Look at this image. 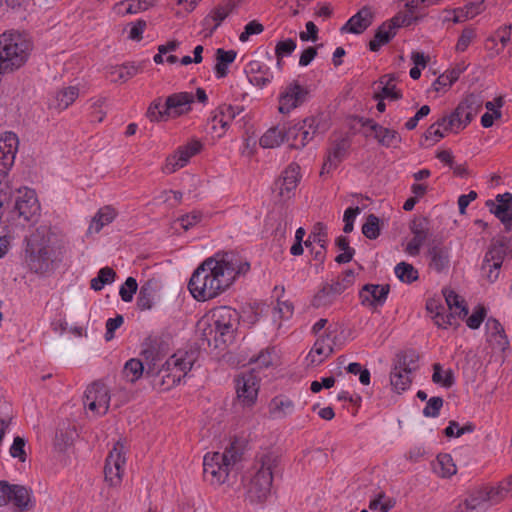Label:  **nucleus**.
<instances>
[{
  "instance_id": "5",
  "label": "nucleus",
  "mask_w": 512,
  "mask_h": 512,
  "mask_svg": "<svg viewBox=\"0 0 512 512\" xmlns=\"http://www.w3.org/2000/svg\"><path fill=\"white\" fill-rule=\"evenodd\" d=\"M26 262L30 270L37 274H44L52 269L54 250L45 229H38L27 238Z\"/></svg>"
},
{
  "instance_id": "59",
  "label": "nucleus",
  "mask_w": 512,
  "mask_h": 512,
  "mask_svg": "<svg viewBox=\"0 0 512 512\" xmlns=\"http://www.w3.org/2000/svg\"><path fill=\"white\" fill-rule=\"evenodd\" d=\"M475 429L472 423H467L463 427H460L456 421H450L449 425L445 428V435L447 437H460L465 433H471Z\"/></svg>"
},
{
  "instance_id": "29",
  "label": "nucleus",
  "mask_w": 512,
  "mask_h": 512,
  "mask_svg": "<svg viewBox=\"0 0 512 512\" xmlns=\"http://www.w3.org/2000/svg\"><path fill=\"white\" fill-rule=\"evenodd\" d=\"M372 19L373 13L370 8L363 7L347 21L342 27V31L360 34L372 24Z\"/></svg>"
},
{
  "instance_id": "20",
  "label": "nucleus",
  "mask_w": 512,
  "mask_h": 512,
  "mask_svg": "<svg viewBox=\"0 0 512 512\" xmlns=\"http://www.w3.org/2000/svg\"><path fill=\"white\" fill-rule=\"evenodd\" d=\"M201 147L202 144L198 140H193L187 145L179 147L174 154L167 157L163 166V172L172 174L178 169L183 168L190 158L200 151Z\"/></svg>"
},
{
  "instance_id": "43",
  "label": "nucleus",
  "mask_w": 512,
  "mask_h": 512,
  "mask_svg": "<svg viewBox=\"0 0 512 512\" xmlns=\"http://www.w3.org/2000/svg\"><path fill=\"white\" fill-rule=\"evenodd\" d=\"M435 471L441 477L449 478L456 474L457 469L449 454H440L437 457V466L435 467Z\"/></svg>"
},
{
  "instance_id": "60",
  "label": "nucleus",
  "mask_w": 512,
  "mask_h": 512,
  "mask_svg": "<svg viewBox=\"0 0 512 512\" xmlns=\"http://www.w3.org/2000/svg\"><path fill=\"white\" fill-rule=\"evenodd\" d=\"M476 37V31L475 29L471 27L465 28L460 37L458 38L457 44H456V51L458 52H464L469 45L473 42V40Z\"/></svg>"
},
{
  "instance_id": "63",
  "label": "nucleus",
  "mask_w": 512,
  "mask_h": 512,
  "mask_svg": "<svg viewBox=\"0 0 512 512\" xmlns=\"http://www.w3.org/2000/svg\"><path fill=\"white\" fill-rule=\"evenodd\" d=\"M442 406L443 399L441 397H431L423 409V415L425 417H437Z\"/></svg>"
},
{
  "instance_id": "51",
  "label": "nucleus",
  "mask_w": 512,
  "mask_h": 512,
  "mask_svg": "<svg viewBox=\"0 0 512 512\" xmlns=\"http://www.w3.org/2000/svg\"><path fill=\"white\" fill-rule=\"evenodd\" d=\"M337 247L343 251V253L339 254L335 261L337 263H348L352 260L355 250L349 246V240L345 236H339L336 239Z\"/></svg>"
},
{
  "instance_id": "4",
  "label": "nucleus",
  "mask_w": 512,
  "mask_h": 512,
  "mask_svg": "<svg viewBox=\"0 0 512 512\" xmlns=\"http://www.w3.org/2000/svg\"><path fill=\"white\" fill-rule=\"evenodd\" d=\"M242 452L232 443L224 452L207 453L203 459V473L213 485L224 484L234 466L241 460Z\"/></svg>"
},
{
  "instance_id": "40",
  "label": "nucleus",
  "mask_w": 512,
  "mask_h": 512,
  "mask_svg": "<svg viewBox=\"0 0 512 512\" xmlns=\"http://www.w3.org/2000/svg\"><path fill=\"white\" fill-rule=\"evenodd\" d=\"M443 295L445 298V302L450 310L455 309V313L464 318L468 314V309L464 305V300L459 297L453 290L443 289Z\"/></svg>"
},
{
  "instance_id": "56",
  "label": "nucleus",
  "mask_w": 512,
  "mask_h": 512,
  "mask_svg": "<svg viewBox=\"0 0 512 512\" xmlns=\"http://www.w3.org/2000/svg\"><path fill=\"white\" fill-rule=\"evenodd\" d=\"M294 312V307L289 301H282L280 299L277 300L276 306L273 308V318L274 320H285L289 319Z\"/></svg>"
},
{
  "instance_id": "21",
  "label": "nucleus",
  "mask_w": 512,
  "mask_h": 512,
  "mask_svg": "<svg viewBox=\"0 0 512 512\" xmlns=\"http://www.w3.org/2000/svg\"><path fill=\"white\" fill-rule=\"evenodd\" d=\"M15 210L24 221H31L39 213L40 206L34 190L25 188L18 191Z\"/></svg>"
},
{
  "instance_id": "44",
  "label": "nucleus",
  "mask_w": 512,
  "mask_h": 512,
  "mask_svg": "<svg viewBox=\"0 0 512 512\" xmlns=\"http://www.w3.org/2000/svg\"><path fill=\"white\" fill-rule=\"evenodd\" d=\"M144 372L143 363L136 358L128 360L123 368V375L127 381L132 383L136 382L141 378Z\"/></svg>"
},
{
  "instance_id": "16",
  "label": "nucleus",
  "mask_w": 512,
  "mask_h": 512,
  "mask_svg": "<svg viewBox=\"0 0 512 512\" xmlns=\"http://www.w3.org/2000/svg\"><path fill=\"white\" fill-rule=\"evenodd\" d=\"M308 91L298 82L288 84L279 94L278 110L282 114H288L306 101Z\"/></svg>"
},
{
  "instance_id": "35",
  "label": "nucleus",
  "mask_w": 512,
  "mask_h": 512,
  "mask_svg": "<svg viewBox=\"0 0 512 512\" xmlns=\"http://www.w3.org/2000/svg\"><path fill=\"white\" fill-rule=\"evenodd\" d=\"M288 141L287 129L285 127L275 126L268 129L260 138L259 144L263 148H275L284 141Z\"/></svg>"
},
{
  "instance_id": "14",
  "label": "nucleus",
  "mask_w": 512,
  "mask_h": 512,
  "mask_svg": "<svg viewBox=\"0 0 512 512\" xmlns=\"http://www.w3.org/2000/svg\"><path fill=\"white\" fill-rule=\"evenodd\" d=\"M235 388L238 402L243 407H250L255 404L259 391V378L254 370L243 373L235 380Z\"/></svg>"
},
{
  "instance_id": "1",
  "label": "nucleus",
  "mask_w": 512,
  "mask_h": 512,
  "mask_svg": "<svg viewBox=\"0 0 512 512\" xmlns=\"http://www.w3.org/2000/svg\"><path fill=\"white\" fill-rule=\"evenodd\" d=\"M249 270L250 263L241 255L234 252L216 253L205 259L193 272L188 288L198 301L213 299Z\"/></svg>"
},
{
  "instance_id": "17",
  "label": "nucleus",
  "mask_w": 512,
  "mask_h": 512,
  "mask_svg": "<svg viewBox=\"0 0 512 512\" xmlns=\"http://www.w3.org/2000/svg\"><path fill=\"white\" fill-rule=\"evenodd\" d=\"M30 501L31 492L25 486L0 482V506H5L11 502L23 511L28 509Z\"/></svg>"
},
{
  "instance_id": "23",
  "label": "nucleus",
  "mask_w": 512,
  "mask_h": 512,
  "mask_svg": "<svg viewBox=\"0 0 512 512\" xmlns=\"http://www.w3.org/2000/svg\"><path fill=\"white\" fill-rule=\"evenodd\" d=\"M389 291V285L366 284L359 292V297L362 305L378 307L385 303Z\"/></svg>"
},
{
  "instance_id": "55",
  "label": "nucleus",
  "mask_w": 512,
  "mask_h": 512,
  "mask_svg": "<svg viewBox=\"0 0 512 512\" xmlns=\"http://www.w3.org/2000/svg\"><path fill=\"white\" fill-rule=\"evenodd\" d=\"M362 233L368 239H376L380 234L378 217L370 214L362 226Z\"/></svg>"
},
{
  "instance_id": "8",
  "label": "nucleus",
  "mask_w": 512,
  "mask_h": 512,
  "mask_svg": "<svg viewBox=\"0 0 512 512\" xmlns=\"http://www.w3.org/2000/svg\"><path fill=\"white\" fill-rule=\"evenodd\" d=\"M355 282V272L351 269L346 270L332 283H326L315 294L312 299V306L315 308L327 307L334 303L336 298Z\"/></svg>"
},
{
  "instance_id": "64",
  "label": "nucleus",
  "mask_w": 512,
  "mask_h": 512,
  "mask_svg": "<svg viewBox=\"0 0 512 512\" xmlns=\"http://www.w3.org/2000/svg\"><path fill=\"white\" fill-rule=\"evenodd\" d=\"M493 213L505 226L507 230L512 229V207L504 209L501 207L491 208Z\"/></svg>"
},
{
  "instance_id": "26",
  "label": "nucleus",
  "mask_w": 512,
  "mask_h": 512,
  "mask_svg": "<svg viewBox=\"0 0 512 512\" xmlns=\"http://www.w3.org/2000/svg\"><path fill=\"white\" fill-rule=\"evenodd\" d=\"M299 166L290 164L276 181L275 186L282 198H289L290 193L297 187L299 182Z\"/></svg>"
},
{
  "instance_id": "34",
  "label": "nucleus",
  "mask_w": 512,
  "mask_h": 512,
  "mask_svg": "<svg viewBox=\"0 0 512 512\" xmlns=\"http://www.w3.org/2000/svg\"><path fill=\"white\" fill-rule=\"evenodd\" d=\"M488 340L500 350H505L508 346V339L501 323L489 318L486 322Z\"/></svg>"
},
{
  "instance_id": "42",
  "label": "nucleus",
  "mask_w": 512,
  "mask_h": 512,
  "mask_svg": "<svg viewBox=\"0 0 512 512\" xmlns=\"http://www.w3.org/2000/svg\"><path fill=\"white\" fill-rule=\"evenodd\" d=\"M394 272L396 277L403 283L411 284L414 281H416L419 277L418 271L412 264H409L407 262H400L398 263L395 268Z\"/></svg>"
},
{
  "instance_id": "33",
  "label": "nucleus",
  "mask_w": 512,
  "mask_h": 512,
  "mask_svg": "<svg viewBox=\"0 0 512 512\" xmlns=\"http://www.w3.org/2000/svg\"><path fill=\"white\" fill-rule=\"evenodd\" d=\"M484 500L499 503L512 496V475L498 483L497 486L486 487Z\"/></svg>"
},
{
  "instance_id": "13",
  "label": "nucleus",
  "mask_w": 512,
  "mask_h": 512,
  "mask_svg": "<svg viewBox=\"0 0 512 512\" xmlns=\"http://www.w3.org/2000/svg\"><path fill=\"white\" fill-rule=\"evenodd\" d=\"M336 330H332L329 326L317 339L310 350L307 360L311 365H319L324 362L334 352V346L337 341Z\"/></svg>"
},
{
  "instance_id": "54",
  "label": "nucleus",
  "mask_w": 512,
  "mask_h": 512,
  "mask_svg": "<svg viewBox=\"0 0 512 512\" xmlns=\"http://www.w3.org/2000/svg\"><path fill=\"white\" fill-rule=\"evenodd\" d=\"M512 25L505 24L497 29L494 36H491L487 39V42L495 43L498 40L501 44V49L497 51L499 53L504 49V47L509 43L511 36Z\"/></svg>"
},
{
  "instance_id": "62",
  "label": "nucleus",
  "mask_w": 512,
  "mask_h": 512,
  "mask_svg": "<svg viewBox=\"0 0 512 512\" xmlns=\"http://www.w3.org/2000/svg\"><path fill=\"white\" fill-rule=\"evenodd\" d=\"M486 313L484 306H477L473 313L467 318V326L471 329H478L485 319Z\"/></svg>"
},
{
  "instance_id": "36",
  "label": "nucleus",
  "mask_w": 512,
  "mask_h": 512,
  "mask_svg": "<svg viewBox=\"0 0 512 512\" xmlns=\"http://www.w3.org/2000/svg\"><path fill=\"white\" fill-rule=\"evenodd\" d=\"M139 72V67L133 63H126L123 65H115L107 68V76L113 82L127 81L134 77Z\"/></svg>"
},
{
  "instance_id": "38",
  "label": "nucleus",
  "mask_w": 512,
  "mask_h": 512,
  "mask_svg": "<svg viewBox=\"0 0 512 512\" xmlns=\"http://www.w3.org/2000/svg\"><path fill=\"white\" fill-rule=\"evenodd\" d=\"M79 95V90L75 86H70L58 91L54 97L52 105L59 109L64 110L71 105Z\"/></svg>"
},
{
  "instance_id": "48",
  "label": "nucleus",
  "mask_w": 512,
  "mask_h": 512,
  "mask_svg": "<svg viewBox=\"0 0 512 512\" xmlns=\"http://www.w3.org/2000/svg\"><path fill=\"white\" fill-rule=\"evenodd\" d=\"M395 78L392 75H384L380 78L382 85L381 97L396 100L401 97L400 91L396 89Z\"/></svg>"
},
{
  "instance_id": "39",
  "label": "nucleus",
  "mask_w": 512,
  "mask_h": 512,
  "mask_svg": "<svg viewBox=\"0 0 512 512\" xmlns=\"http://www.w3.org/2000/svg\"><path fill=\"white\" fill-rule=\"evenodd\" d=\"M396 32L392 31L388 24L383 23L376 31L374 38L369 43L371 51H378L383 45L387 44L394 36Z\"/></svg>"
},
{
  "instance_id": "52",
  "label": "nucleus",
  "mask_w": 512,
  "mask_h": 512,
  "mask_svg": "<svg viewBox=\"0 0 512 512\" xmlns=\"http://www.w3.org/2000/svg\"><path fill=\"white\" fill-rule=\"evenodd\" d=\"M460 76V71L459 70H452L448 73H444L442 75H440L436 81L434 82L433 86H434V89L436 91H442V90H446L448 89L449 87L452 86V84L458 80Z\"/></svg>"
},
{
  "instance_id": "47",
  "label": "nucleus",
  "mask_w": 512,
  "mask_h": 512,
  "mask_svg": "<svg viewBox=\"0 0 512 512\" xmlns=\"http://www.w3.org/2000/svg\"><path fill=\"white\" fill-rule=\"evenodd\" d=\"M296 41L292 38L279 41L275 46V55L277 58V66L281 68L282 59L290 56L296 49Z\"/></svg>"
},
{
  "instance_id": "46",
  "label": "nucleus",
  "mask_w": 512,
  "mask_h": 512,
  "mask_svg": "<svg viewBox=\"0 0 512 512\" xmlns=\"http://www.w3.org/2000/svg\"><path fill=\"white\" fill-rule=\"evenodd\" d=\"M447 122V117H442L433 123L425 133L426 139H431L432 141L437 142L444 137V131L454 132L452 128L447 127Z\"/></svg>"
},
{
  "instance_id": "2",
  "label": "nucleus",
  "mask_w": 512,
  "mask_h": 512,
  "mask_svg": "<svg viewBox=\"0 0 512 512\" xmlns=\"http://www.w3.org/2000/svg\"><path fill=\"white\" fill-rule=\"evenodd\" d=\"M29 37L19 31L9 30L0 35V75L21 68L32 51Z\"/></svg>"
},
{
  "instance_id": "30",
  "label": "nucleus",
  "mask_w": 512,
  "mask_h": 512,
  "mask_svg": "<svg viewBox=\"0 0 512 512\" xmlns=\"http://www.w3.org/2000/svg\"><path fill=\"white\" fill-rule=\"evenodd\" d=\"M429 266L437 272H443L449 268V249L441 244H435L429 248Z\"/></svg>"
},
{
  "instance_id": "28",
  "label": "nucleus",
  "mask_w": 512,
  "mask_h": 512,
  "mask_svg": "<svg viewBox=\"0 0 512 512\" xmlns=\"http://www.w3.org/2000/svg\"><path fill=\"white\" fill-rule=\"evenodd\" d=\"M294 410V402L285 395L275 396L268 405L269 417L273 420L285 419L292 415Z\"/></svg>"
},
{
  "instance_id": "57",
  "label": "nucleus",
  "mask_w": 512,
  "mask_h": 512,
  "mask_svg": "<svg viewBox=\"0 0 512 512\" xmlns=\"http://www.w3.org/2000/svg\"><path fill=\"white\" fill-rule=\"evenodd\" d=\"M138 283L135 278L128 277L119 289V295L124 302H131L137 292Z\"/></svg>"
},
{
  "instance_id": "32",
  "label": "nucleus",
  "mask_w": 512,
  "mask_h": 512,
  "mask_svg": "<svg viewBox=\"0 0 512 512\" xmlns=\"http://www.w3.org/2000/svg\"><path fill=\"white\" fill-rule=\"evenodd\" d=\"M413 238L409 241L406 247V252L409 255L415 256L419 254L421 246L424 244L428 237L427 223L425 220L414 222L411 227Z\"/></svg>"
},
{
  "instance_id": "25",
  "label": "nucleus",
  "mask_w": 512,
  "mask_h": 512,
  "mask_svg": "<svg viewBox=\"0 0 512 512\" xmlns=\"http://www.w3.org/2000/svg\"><path fill=\"white\" fill-rule=\"evenodd\" d=\"M161 290L160 282L155 279H149L140 287L137 297V307L142 310H150L158 299V294Z\"/></svg>"
},
{
  "instance_id": "19",
  "label": "nucleus",
  "mask_w": 512,
  "mask_h": 512,
  "mask_svg": "<svg viewBox=\"0 0 512 512\" xmlns=\"http://www.w3.org/2000/svg\"><path fill=\"white\" fill-rule=\"evenodd\" d=\"M317 132L316 119L307 118L302 123L295 124L287 129L290 146L295 149L303 148L309 143Z\"/></svg>"
},
{
  "instance_id": "61",
  "label": "nucleus",
  "mask_w": 512,
  "mask_h": 512,
  "mask_svg": "<svg viewBox=\"0 0 512 512\" xmlns=\"http://www.w3.org/2000/svg\"><path fill=\"white\" fill-rule=\"evenodd\" d=\"M273 353L271 349L262 350L256 357H251L249 363H253L257 368H267L273 363Z\"/></svg>"
},
{
  "instance_id": "24",
  "label": "nucleus",
  "mask_w": 512,
  "mask_h": 512,
  "mask_svg": "<svg viewBox=\"0 0 512 512\" xmlns=\"http://www.w3.org/2000/svg\"><path fill=\"white\" fill-rule=\"evenodd\" d=\"M350 140L342 137L335 140L328 151L326 161L323 164L321 174L329 173L341 163L348 154Z\"/></svg>"
},
{
  "instance_id": "41",
  "label": "nucleus",
  "mask_w": 512,
  "mask_h": 512,
  "mask_svg": "<svg viewBox=\"0 0 512 512\" xmlns=\"http://www.w3.org/2000/svg\"><path fill=\"white\" fill-rule=\"evenodd\" d=\"M235 8V4L232 1H227L222 5H218L211 12L210 15L213 18L214 24L210 28V34H213L214 31L221 25V23L229 16V14Z\"/></svg>"
},
{
  "instance_id": "58",
  "label": "nucleus",
  "mask_w": 512,
  "mask_h": 512,
  "mask_svg": "<svg viewBox=\"0 0 512 512\" xmlns=\"http://www.w3.org/2000/svg\"><path fill=\"white\" fill-rule=\"evenodd\" d=\"M203 217V214L201 211L194 210L188 214L182 215L179 217L176 222L179 223V225L185 230H189L190 228L194 227L198 223L201 222Z\"/></svg>"
},
{
  "instance_id": "11",
  "label": "nucleus",
  "mask_w": 512,
  "mask_h": 512,
  "mask_svg": "<svg viewBox=\"0 0 512 512\" xmlns=\"http://www.w3.org/2000/svg\"><path fill=\"white\" fill-rule=\"evenodd\" d=\"M505 255L506 246L502 241L492 243L485 253L481 265V273L490 283H494L499 278Z\"/></svg>"
},
{
  "instance_id": "12",
  "label": "nucleus",
  "mask_w": 512,
  "mask_h": 512,
  "mask_svg": "<svg viewBox=\"0 0 512 512\" xmlns=\"http://www.w3.org/2000/svg\"><path fill=\"white\" fill-rule=\"evenodd\" d=\"M416 370V363L408 360L407 355L398 356L390 373V383L396 392L407 390L412 383V373Z\"/></svg>"
},
{
  "instance_id": "15",
  "label": "nucleus",
  "mask_w": 512,
  "mask_h": 512,
  "mask_svg": "<svg viewBox=\"0 0 512 512\" xmlns=\"http://www.w3.org/2000/svg\"><path fill=\"white\" fill-rule=\"evenodd\" d=\"M243 111L241 106H232L229 104H222L218 106L209 118V125L212 133L217 137H222L232 121Z\"/></svg>"
},
{
  "instance_id": "10",
  "label": "nucleus",
  "mask_w": 512,
  "mask_h": 512,
  "mask_svg": "<svg viewBox=\"0 0 512 512\" xmlns=\"http://www.w3.org/2000/svg\"><path fill=\"white\" fill-rule=\"evenodd\" d=\"M83 404L85 409H88L94 415H105L110 406V391L108 387L101 381H95L88 385L84 392Z\"/></svg>"
},
{
  "instance_id": "27",
  "label": "nucleus",
  "mask_w": 512,
  "mask_h": 512,
  "mask_svg": "<svg viewBox=\"0 0 512 512\" xmlns=\"http://www.w3.org/2000/svg\"><path fill=\"white\" fill-rule=\"evenodd\" d=\"M247 74L249 82L259 88L267 86L273 79L270 68L256 60L249 62L247 65Z\"/></svg>"
},
{
  "instance_id": "3",
  "label": "nucleus",
  "mask_w": 512,
  "mask_h": 512,
  "mask_svg": "<svg viewBox=\"0 0 512 512\" xmlns=\"http://www.w3.org/2000/svg\"><path fill=\"white\" fill-rule=\"evenodd\" d=\"M279 464V456L271 451L258 455L254 473L247 486L246 496L251 503H262L271 494L273 471Z\"/></svg>"
},
{
  "instance_id": "7",
  "label": "nucleus",
  "mask_w": 512,
  "mask_h": 512,
  "mask_svg": "<svg viewBox=\"0 0 512 512\" xmlns=\"http://www.w3.org/2000/svg\"><path fill=\"white\" fill-rule=\"evenodd\" d=\"M483 105L480 96L475 94L467 95L447 117V127L452 128L454 132L463 130L471 123L474 117L479 113Z\"/></svg>"
},
{
  "instance_id": "22",
  "label": "nucleus",
  "mask_w": 512,
  "mask_h": 512,
  "mask_svg": "<svg viewBox=\"0 0 512 512\" xmlns=\"http://www.w3.org/2000/svg\"><path fill=\"white\" fill-rule=\"evenodd\" d=\"M194 102V95L189 92H178L169 95L165 101V112L170 118H177L188 113L191 110V104Z\"/></svg>"
},
{
  "instance_id": "6",
  "label": "nucleus",
  "mask_w": 512,
  "mask_h": 512,
  "mask_svg": "<svg viewBox=\"0 0 512 512\" xmlns=\"http://www.w3.org/2000/svg\"><path fill=\"white\" fill-rule=\"evenodd\" d=\"M239 315L235 309L227 306H220L212 310L209 319L208 332L204 330L203 335L210 343L214 341V346L226 344L233 339L234 332L237 329Z\"/></svg>"
},
{
  "instance_id": "50",
  "label": "nucleus",
  "mask_w": 512,
  "mask_h": 512,
  "mask_svg": "<svg viewBox=\"0 0 512 512\" xmlns=\"http://www.w3.org/2000/svg\"><path fill=\"white\" fill-rule=\"evenodd\" d=\"M165 112V106L162 105V99H155L147 109L146 116L152 122H160L168 120Z\"/></svg>"
},
{
  "instance_id": "9",
  "label": "nucleus",
  "mask_w": 512,
  "mask_h": 512,
  "mask_svg": "<svg viewBox=\"0 0 512 512\" xmlns=\"http://www.w3.org/2000/svg\"><path fill=\"white\" fill-rule=\"evenodd\" d=\"M125 453V445L121 441H118L114 444L106 458L104 477L105 481L111 487H117L122 482L126 464Z\"/></svg>"
},
{
  "instance_id": "18",
  "label": "nucleus",
  "mask_w": 512,
  "mask_h": 512,
  "mask_svg": "<svg viewBox=\"0 0 512 512\" xmlns=\"http://www.w3.org/2000/svg\"><path fill=\"white\" fill-rule=\"evenodd\" d=\"M359 123L362 127L369 128L379 145L386 148L399 147L402 138L396 130L386 128L369 118H360Z\"/></svg>"
},
{
  "instance_id": "45",
  "label": "nucleus",
  "mask_w": 512,
  "mask_h": 512,
  "mask_svg": "<svg viewBox=\"0 0 512 512\" xmlns=\"http://www.w3.org/2000/svg\"><path fill=\"white\" fill-rule=\"evenodd\" d=\"M432 381L445 388H450L455 382L454 373L451 369L443 371L441 365L436 363L433 366Z\"/></svg>"
},
{
  "instance_id": "37",
  "label": "nucleus",
  "mask_w": 512,
  "mask_h": 512,
  "mask_svg": "<svg viewBox=\"0 0 512 512\" xmlns=\"http://www.w3.org/2000/svg\"><path fill=\"white\" fill-rule=\"evenodd\" d=\"M237 53L234 50H224L222 48L216 51L215 74L217 78H223L228 73V65L234 62Z\"/></svg>"
},
{
  "instance_id": "53",
  "label": "nucleus",
  "mask_w": 512,
  "mask_h": 512,
  "mask_svg": "<svg viewBox=\"0 0 512 512\" xmlns=\"http://www.w3.org/2000/svg\"><path fill=\"white\" fill-rule=\"evenodd\" d=\"M394 504L395 502L391 498L387 497L384 492H380L370 501L369 508L379 512H388L394 507Z\"/></svg>"
},
{
  "instance_id": "49",
  "label": "nucleus",
  "mask_w": 512,
  "mask_h": 512,
  "mask_svg": "<svg viewBox=\"0 0 512 512\" xmlns=\"http://www.w3.org/2000/svg\"><path fill=\"white\" fill-rule=\"evenodd\" d=\"M166 365L168 366V369L178 371L183 373V375H186L192 367V361L187 360L183 355L174 354L166 361Z\"/></svg>"
},
{
  "instance_id": "31",
  "label": "nucleus",
  "mask_w": 512,
  "mask_h": 512,
  "mask_svg": "<svg viewBox=\"0 0 512 512\" xmlns=\"http://www.w3.org/2000/svg\"><path fill=\"white\" fill-rule=\"evenodd\" d=\"M117 216L114 207L107 205L100 208L92 218L87 230V234H98L104 226L110 224Z\"/></svg>"
}]
</instances>
